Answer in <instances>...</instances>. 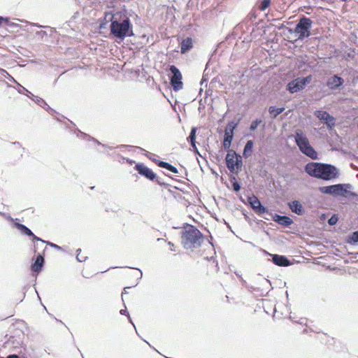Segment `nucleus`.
I'll list each match as a JSON object with an SVG mask.
<instances>
[{"instance_id":"9d476101","label":"nucleus","mask_w":358,"mask_h":358,"mask_svg":"<svg viewBox=\"0 0 358 358\" xmlns=\"http://www.w3.org/2000/svg\"><path fill=\"white\" fill-rule=\"evenodd\" d=\"M247 203L249 204L252 210L258 215L266 213L269 215V213H271L268 208L262 203L259 198L254 194L248 196Z\"/></svg>"},{"instance_id":"f704fd0d","label":"nucleus","mask_w":358,"mask_h":358,"mask_svg":"<svg viewBox=\"0 0 358 358\" xmlns=\"http://www.w3.org/2000/svg\"><path fill=\"white\" fill-rule=\"evenodd\" d=\"M77 130V132H76V136L82 139H85V140H87V141H91V138H92V136H90V135L81 131L80 130L76 129Z\"/></svg>"},{"instance_id":"f8f14e48","label":"nucleus","mask_w":358,"mask_h":358,"mask_svg":"<svg viewBox=\"0 0 358 358\" xmlns=\"http://www.w3.org/2000/svg\"><path fill=\"white\" fill-rule=\"evenodd\" d=\"M13 228L17 229L22 235L31 238L33 242L40 241L41 243H45V241L36 236L29 227L19 222H15L14 223Z\"/></svg>"},{"instance_id":"4468645a","label":"nucleus","mask_w":358,"mask_h":358,"mask_svg":"<svg viewBox=\"0 0 358 358\" xmlns=\"http://www.w3.org/2000/svg\"><path fill=\"white\" fill-rule=\"evenodd\" d=\"M294 139L296 145L298 146L300 152L305 149L308 145H310L308 137L303 134L301 129H296L294 134Z\"/></svg>"},{"instance_id":"3c124183","label":"nucleus","mask_w":358,"mask_h":358,"mask_svg":"<svg viewBox=\"0 0 358 358\" xmlns=\"http://www.w3.org/2000/svg\"><path fill=\"white\" fill-rule=\"evenodd\" d=\"M277 28L279 30H281V29H286L287 31V27H286L285 25H284L283 24H280V25L277 26Z\"/></svg>"},{"instance_id":"bf43d9fd","label":"nucleus","mask_w":358,"mask_h":358,"mask_svg":"<svg viewBox=\"0 0 358 358\" xmlns=\"http://www.w3.org/2000/svg\"><path fill=\"white\" fill-rule=\"evenodd\" d=\"M130 287H124V290H123V292H122V294H127V291H126V289H129V288H130Z\"/></svg>"},{"instance_id":"603ef678","label":"nucleus","mask_w":358,"mask_h":358,"mask_svg":"<svg viewBox=\"0 0 358 358\" xmlns=\"http://www.w3.org/2000/svg\"><path fill=\"white\" fill-rule=\"evenodd\" d=\"M9 27H11V28H16V27H19L20 25L18 24H16V23H14V22H10V24H9Z\"/></svg>"},{"instance_id":"ea45409f","label":"nucleus","mask_w":358,"mask_h":358,"mask_svg":"<svg viewBox=\"0 0 358 358\" xmlns=\"http://www.w3.org/2000/svg\"><path fill=\"white\" fill-rule=\"evenodd\" d=\"M45 243H42L43 244L45 243L48 245H50L51 248H55L58 250H64V248L61 247L59 245H57V244H55L53 243L49 242V241H45Z\"/></svg>"},{"instance_id":"680f3d73","label":"nucleus","mask_w":358,"mask_h":358,"mask_svg":"<svg viewBox=\"0 0 358 358\" xmlns=\"http://www.w3.org/2000/svg\"><path fill=\"white\" fill-rule=\"evenodd\" d=\"M13 144H15V145H20V142H18V141L13 142Z\"/></svg>"},{"instance_id":"473e14b6","label":"nucleus","mask_w":358,"mask_h":358,"mask_svg":"<svg viewBox=\"0 0 358 358\" xmlns=\"http://www.w3.org/2000/svg\"><path fill=\"white\" fill-rule=\"evenodd\" d=\"M31 95L30 96V99L34 101L36 104H38L39 106H41L42 108L47 106V103L45 102V101L38 96H35L34 94H30Z\"/></svg>"},{"instance_id":"de8ad7c7","label":"nucleus","mask_w":358,"mask_h":358,"mask_svg":"<svg viewBox=\"0 0 358 358\" xmlns=\"http://www.w3.org/2000/svg\"><path fill=\"white\" fill-rule=\"evenodd\" d=\"M6 358H25L24 357H20L18 355L12 354L7 356Z\"/></svg>"},{"instance_id":"4be33fe9","label":"nucleus","mask_w":358,"mask_h":358,"mask_svg":"<svg viewBox=\"0 0 358 358\" xmlns=\"http://www.w3.org/2000/svg\"><path fill=\"white\" fill-rule=\"evenodd\" d=\"M234 136L233 134H229L228 131L224 132L222 147L224 150L227 151V152L229 150H232L230 149V147L234 139Z\"/></svg>"},{"instance_id":"393cba45","label":"nucleus","mask_w":358,"mask_h":358,"mask_svg":"<svg viewBox=\"0 0 358 358\" xmlns=\"http://www.w3.org/2000/svg\"><path fill=\"white\" fill-rule=\"evenodd\" d=\"M254 148V142L252 140H249L245 143L243 152V157L245 159L250 157L252 155V152Z\"/></svg>"},{"instance_id":"c756f323","label":"nucleus","mask_w":358,"mask_h":358,"mask_svg":"<svg viewBox=\"0 0 358 358\" xmlns=\"http://www.w3.org/2000/svg\"><path fill=\"white\" fill-rule=\"evenodd\" d=\"M9 77L10 78V80L12 81H13L18 85L19 88L17 89V92L20 94L26 95L27 96H28L30 99L29 95H31L30 94H32V93L31 92H29L27 89H26L24 87L21 85L20 83H18L11 76H9Z\"/></svg>"},{"instance_id":"864d4df0","label":"nucleus","mask_w":358,"mask_h":358,"mask_svg":"<svg viewBox=\"0 0 358 358\" xmlns=\"http://www.w3.org/2000/svg\"><path fill=\"white\" fill-rule=\"evenodd\" d=\"M248 17L249 18L250 20H252V19H255L256 18V15L255 14H252V13H250L248 15Z\"/></svg>"},{"instance_id":"f257e3e1","label":"nucleus","mask_w":358,"mask_h":358,"mask_svg":"<svg viewBox=\"0 0 358 358\" xmlns=\"http://www.w3.org/2000/svg\"><path fill=\"white\" fill-rule=\"evenodd\" d=\"M131 14L124 7L116 6L113 10H106L100 29H106L110 22V35L117 42H122L127 37L134 36L133 24L130 17Z\"/></svg>"},{"instance_id":"39448f33","label":"nucleus","mask_w":358,"mask_h":358,"mask_svg":"<svg viewBox=\"0 0 358 358\" xmlns=\"http://www.w3.org/2000/svg\"><path fill=\"white\" fill-rule=\"evenodd\" d=\"M313 24V22L310 18L303 15L299 19L295 28H287V31L289 34H296L298 38L303 41L311 35L310 29Z\"/></svg>"},{"instance_id":"1a4fd4ad","label":"nucleus","mask_w":358,"mask_h":358,"mask_svg":"<svg viewBox=\"0 0 358 358\" xmlns=\"http://www.w3.org/2000/svg\"><path fill=\"white\" fill-rule=\"evenodd\" d=\"M314 115L326 125L329 130H332L336 126L335 117L330 115L327 111L322 110H316Z\"/></svg>"},{"instance_id":"2eb2a0df","label":"nucleus","mask_w":358,"mask_h":358,"mask_svg":"<svg viewBox=\"0 0 358 358\" xmlns=\"http://www.w3.org/2000/svg\"><path fill=\"white\" fill-rule=\"evenodd\" d=\"M269 215L271 217V220L273 222L285 227H288L294 223L293 220L287 215H280L276 213L273 214L271 213H269Z\"/></svg>"},{"instance_id":"dca6fc26","label":"nucleus","mask_w":358,"mask_h":358,"mask_svg":"<svg viewBox=\"0 0 358 358\" xmlns=\"http://www.w3.org/2000/svg\"><path fill=\"white\" fill-rule=\"evenodd\" d=\"M45 264L44 256L41 254H38L31 265V270L33 273L38 274L43 269Z\"/></svg>"},{"instance_id":"37998d69","label":"nucleus","mask_w":358,"mask_h":358,"mask_svg":"<svg viewBox=\"0 0 358 358\" xmlns=\"http://www.w3.org/2000/svg\"><path fill=\"white\" fill-rule=\"evenodd\" d=\"M43 108L51 115L56 113V111L53 108H52L48 103L47 106H44Z\"/></svg>"},{"instance_id":"8fccbe9b","label":"nucleus","mask_w":358,"mask_h":358,"mask_svg":"<svg viewBox=\"0 0 358 358\" xmlns=\"http://www.w3.org/2000/svg\"><path fill=\"white\" fill-rule=\"evenodd\" d=\"M191 146H192V148L193 151H194L195 153L198 154L199 156H201V155H200V153L199 152V150H198V149H197V148H196V143H194V145H191Z\"/></svg>"},{"instance_id":"72a5a7b5","label":"nucleus","mask_w":358,"mask_h":358,"mask_svg":"<svg viewBox=\"0 0 358 358\" xmlns=\"http://www.w3.org/2000/svg\"><path fill=\"white\" fill-rule=\"evenodd\" d=\"M196 128L194 127H192L189 135L187 138V141L190 143V145H194V143H196Z\"/></svg>"},{"instance_id":"9b49d317","label":"nucleus","mask_w":358,"mask_h":358,"mask_svg":"<svg viewBox=\"0 0 358 358\" xmlns=\"http://www.w3.org/2000/svg\"><path fill=\"white\" fill-rule=\"evenodd\" d=\"M261 251L266 256H270L271 259L269 260L276 266L287 267L292 264V262L285 255L271 254L264 249H261Z\"/></svg>"},{"instance_id":"6e6552de","label":"nucleus","mask_w":358,"mask_h":358,"mask_svg":"<svg viewBox=\"0 0 358 358\" xmlns=\"http://www.w3.org/2000/svg\"><path fill=\"white\" fill-rule=\"evenodd\" d=\"M312 79V75H308L306 77H298L288 83L287 90L292 94L299 92L305 89L306 86L310 83Z\"/></svg>"},{"instance_id":"e433bc0d","label":"nucleus","mask_w":358,"mask_h":358,"mask_svg":"<svg viewBox=\"0 0 358 358\" xmlns=\"http://www.w3.org/2000/svg\"><path fill=\"white\" fill-rule=\"evenodd\" d=\"M0 215H2L3 217H4L8 221L12 222H13V225L14 224V223L15 222H19V219H17V218L14 219L8 213H5L0 212Z\"/></svg>"},{"instance_id":"c03bdc74","label":"nucleus","mask_w":358,"mask_h":358,"mask_svg":"<svg viewBox=\"0 0 358 358\" xmlns=\"http://www.w3.org/2000/svg\"><path fill=\"white\" fill-rule=\"evenodd\" d=\"M127 268H129V266H127ZM130 268L137 269L139 271V275L136 276L137 280L138 281L142 278L143 273L142 271L140 268H134V267H130Z\"/></svg>"},{"instance_id":"aec40b11","label":"nucleus","mask_w":358,"mask_h":358,"mask_svg":"<svg viewBox=\"0 0 358 358\" xmlns=\"http://www.w3.org/2000/svg\"><path fill=\"white\" fill-rule=\"evenodd\" d=\"M301 152L313 160L319 159L317 151L310 144L308 145L305 149H303Z\"/></svg>"},{"instance_id":"a18cd8bd","label":"nucleus","mask_w":358,"mask_h":358,"mask_svg":"<svg viewBox=\"0 0 358 358\" xmlns=\"http://www.w3.org/2000/svg\"><path fill=\"white\" fill-rule=\"evenodd\" d=\"M0 20H3V22H4L6 24H7L8 27H9V24H10V19L8 17H0Z\"/></svg>"},{"instance_id":"7c9ffc66","label":"nucleus","mask_w":358,"mask_h":358,"mask_svg":"<svg viewBox=\"0 0 358 358\" xmlns=\"http://www.w3.org/2000/svg\"><path fill=\"white\" fill-rule=\"evenodd\" d=\"M122 147H131V148H135L136 149H138L141 151H143L145 152V153H144V155L148 157L149 158L150 160H152L153 162H155L156 164V161H158L157 159H156L154 157H152V156H153L154 155L153 154H151V153H149L148 152H147L145 150H144L143 148H141V147H138V146H132V145H121L120 146H117V148H122Z\"/></svg>"},{"instance_id":"a19ab883","label":"nucleus","mask_w":358,"mask_h":358,"mask_svg":"<svg viewBox=\"0 0 358 358\" xmlns=\"http://www.w3.org/2000/svg\"><path fill=\"white\" fill-rule=\"evenodd\" d=\"M17 20L20 21V22H23L22 20H19V19H17ZM24 22L25 23H27V24H30L31 26L36 27H38V28H50V27H48V26H43V25H41V24H39L38 23L29 22H28L27 20H24Z\"/></svg>"},{"instance_id":"c85d7f7f","label":"nucleus","mask_w":358,"mask_h":358,"mask_svg":"<svg viewBox=\"0 0 358 358\" xmlns=\"http://www.w3.org/2000/svg\"><path fill=\"white\" fill-rule=\"evenodd\" d=\"M239 123V120L237 122L230 121L226 126L224 132L228 131L229 134H233L234 136V130L237 128Z\"/></svg>"},{"instance_id":"0eeeda50","label":"nucleus","mask_w":358,"mask_h":358,"mask_svg":"<svg viewBox=\"0 0 358 358\" xmlns=\"http://www.w3.org/2000/svg\"><path fill=\"white\" fill-rule=\"evenodd\" d=\"M168 76L170 80V85L175 92H178L182 89L183 83L182 81V73L176 66L173 64L169 66Z\"/></svg>"},{"instance_id":"5fc2aeb1","label":"nucleus","mask_w":358,"mask_h":358,"mask_svg":"<svg viewBox=\"0 0 358 358\" xmlns=\"http://www.w3.org/2000/svg\"><path fill=\"white\" fill-rule=\"evenodd\" d=\"M201 85H203L204 84L206 86L207 85V80L206 79H202L200 83Z\"/></svg>"},{"instance_id":"2f4dec72","label":"nucleus","mask_w":358,"mask_h":358,"mask_svg":"<svg viewBox=\"0 0 358 358\" xmlns=\"http://www.w3.org/2000/svg\"><path fill=\"white\" fill-rule=\"evenodd\" d=\"M229 180L231 182L233 190L235 192H238L241 189V186L240 182L237 181L236 177L234 175L229 176Z\"/></svg>"},{"instance_id":"c9c22d12","label":"nucleus","mask_w":358,"mask_h":358,"mask_svg":"<svg viewBox=\"0 0 358 358\" xmlns=\"http://www.w3.org/2000/svg\"><path fill=\"white\" fill-rule=\"evenodd\" d=\"M271 4V0H262L259 5V8L261 10H265Z\"/></svg>"},{"instance_id":"b1692460","label":"nucleus","mask_w":358,"mask_h":358,"mask_svg":"<svg viewBox=\"0 0 358 358\" xmlns=\"http://www.w3.org/2000/svg\"><path fill=\"white\" fill-rule=\"evenodd\" d=\"M258 127H262V130H264L266 128V123L260 118H256L251 122L249 130L250 131H255Z\"/></svg>"},{"instance_id":"7ed1b4c3","label":"nucleus","mask_w":358,"mask_h":358,"mask_svg":"<svg viewBox=\"0 0 358 358\" xmlns=\"http://www.w3.org/2000/svg\"><path fill=\"white\" fill-rule=\"evenodd\" d=\"M203 234L194 225L186 224L181 231V243L185 249L198 248L203 241Z\"/></svg>"},{"instance_id":"0e129e2a","label":"nucleus","mask_w":358,"mask_h":358,"mask_svg":"<svg viewBox=\"0 0 358 358\" xmlns=\"http://www.w3.org/2000/svg\"><path fill=\"white\" fill-rule=\"evenodd\" d=\"M0 71H3L4 73H7L8 76H10V75L7 73V71H6L5 70H3V69H1V68H0Z\"/></svg>"},{"instance_id":"5701e85b","label":"nucleus","mask_w":358,"mask_h":358,"mask_svg":"<svg viewBox=\"0 0 358 358\" xmlns=\"http://www.w3.org/2000/svg\"><path fill=\"white\" fill-rule=\"evenodd\" d=\"M156 164L159 167L164 169L166 170H168L173 173H178V169L169 162H164V161H156Z\"/></svg>"},{"instance_id":"20e7f679","label":"nucleus","mask_w":358,"mask_h":358,"mask_svg":"<svg viewBox=\"0 0 358 358\" xmlns=\"http://www.w3.org/2000/svg\"><path fill=\"white\" fill-rule=\"evenodd\" d=\"M352 188V185L350 183H338L320 187L318 190L322 194L330 195L333 197H358V194L356 192L350 191Z\"/></svg>"},{"instance_id":"a211bd4d","label":"nucleus","mask_w":358,"mask_h":358,"mask_svg":"<svg viewBox=\"0 0 358 358\" xmlns=\"http://www.w3.org/2000/svg\"><path fill=\"white\" fill-rule=\"evenodd\" d=\"M288 206L292 212L294 213L297 215H302L305 212L302 204L297 200L289 202Z\"/></svg>"},{"instance_id":"58836bf2","label":"nucleus","mask_w":358,"mask_h":358,"mask_svg":"<svg viewBox=\"0 0 358 358\" xmlns=\"http://www.w3.org/2000/svg\"><path fill=\"white\" fill-rule=\"evenodd\" d=\"M338 221V217L336 215H333L329 220L328 224L331 226L335 225Z\"/></svg>"},{"instance_id":"09e8293b","label":"nucleus","mask_w":358,"mask_h":358,"mask_svg":"<svg viewBox=\"0 0 358 358\" xmlns=\"http://www.w3.org/2000/svg\"><path fill=\"white\" fill-rule=\"evenodd\" d=\"M120 313L122 315H126L127 317L129 315L127 308L120 310Z\"/></svg>"},{"instance_id":"e2e57ef3","label":"nucleus","mask_w":358,"mask_h":358,"mask_svg":"<svg viewBox=\"0 0 358 358\" xmlns=\"http://www.w3.org/2000/svg\"><path fill=\"white\" fill-rule=\"evenodd\" d=\"M239 199H240V200H241L243 203H245V201H244V199H243V197H242V196H240V198H239Z\"/></svg>"},{"instance_id":"f3484780","label":"nucleus","mask_w":358,"mask_h":358,"mask_svg":"<svg viewBox=\"0 0 358 358\" xmlns=\"http://www.w3.org/2000/svg\"><path fill=\"white\" fill-rule=\"evenodd\" d=\"M233 151L234 150H229L226 155V166L227 169H229V172L233 174H238L237 170H236V164L234 162L235 158H234L233 155Z\"/></svg>"},{"instance_id":"ddd939ff","label":"nucleus","mask_w":358,"mask_h":358,"mask_svg":"<svg viewBox=\"0 0 358 358\" xmlns=\"http://www.w3.org/2000/svg\"><path fill=\"white\" fill-rule=\"evenodd\" d=\"M343 78L337 74L329 78L326 83V85L332 91L340 90L343 86Z\"/></svg>"},{"instance_id":"49530a36","label":"nucleus","mask_w":358,"mask_h":358,"mask_svg":"<svg viewBox=\"0 0 358 358\" xmlns=\"http://www.w3.org/2000/svg\"><path fill=\"white\" fill-rule=\"evenodd\" d=\"M36 34L41 38H43L45 36H47V33L45 31H38Z\"/></svg>"},{"instance_id":"6e6d98bb","label":"nucleus","mask_w":358,"mask_h":358,"mask_svg":"<svg viewBox=\"0 0 358 358\" xmlns=\"http://www.w3.org/2000/svg\"><path fill=\"white\" fill-rule=\"evenodd\" d=\"M243 215H244V218L246 221H249L250 220V217L248 215L247 213H245L244 212H243Z\"/></svg>"},{"instance_id":"cd10ccee","label":"nucleus","mask_w":358,"mask_h":358,"mask_svg":"<svg viewBox=\"0 0 358 358\" xmlns=\"http://www.w3.org/2000/svg\"><path fill=\"white\" fill-rule=\"evenodd\" d=\"M233 153H234L233 154L234 158H235L234 162L236 164V170H237L238 174L239 172L241 171L242 166H243L242 157L239 154H238L236 151H233Z\"/></svg>"},{"instance_id":"a878e982","label":"nucleus","mask_w":358,"mask_h":358,"mask_svg":"<svg viewBox=\"0 0 358 358\" xmlns=\"http://www.w3.org/2000/svg\"><path fill=\"white\" fill-rule=\"evenodd\" d=\"M345 242L351 245H355L358 243V230L352 232L346 237Z\"/></svg>"},{"instance_id":"79ce46f5","label":"nucleus","mask_w":358,"mask_h":358,"mask_svg":"<svg viewBox=\"0 0 358 358\" xmlns=\"http://www.w3.org/2000/svg\"><path fill=\"white\" fill-rule=\"evenodd\" d=\"M91 141H94V143H96L97 145H101V146H102V147H103V148H109L110 150H112V149H113V148H112V147H109V146H108V145H106V144H103V143H101V142H99L97 139H96V138H93V137H92V138H91Z\"/></svg>"},{"instance_id":"bb28decb","label":"nucleus","mask_w":358,"mask_h":358,"mask_svg":"<svg viewBox=\"0 0 358 358\" xmlns=\"http://www.w3.org/2000/svg\"><path fill=\"white\" fill-rule=\"evenodd\" d=\"M285 110L284 107L276 108L275 106H269L268 113H270L272 119H275L280 114Z\"/></svg>"},{"instance_id":"13d9d810","label":"nucleus","mask_w":358,"mask_h":358,"mask_svg":"<svg viewBox=\"0 0 358 358\" xmlns=\"http://www.w3.org/2000/svg\"><path fill=\"white\" fill-rule=\"evenodd\" d=\"M38 248H39L38 244H35L34 245V252H36Z\"/></svg>"},{"instance_id":"052dcab7","label":"nucleus","mask_w":358,"mask_h":358,"mask_svg":"<svg viewBox=\"0 0 358 358\" xmlns=\"http://www.w3.org/2000/svg\"><path fill=\"white\" fill-rule=\"evenodd\" d=\"M357 252H355V253H351V255H354L355 257H358V255H357Z\"/></svg>"},{"instance_id":"338daca9","label":"nucleus","mask_w":358,"mask_h":358,"mask_svg":"<svg viewBox=\"0 0 358 358\" xmlns=\"http://www.w3.org/2000/svg\"><path fill=\"white\" fill-rule=\"evenodd\" d=\"M169 245H173V244L171 242H169L168 243Z\"/></svg>"},{"instance_id":"6ab92c4d","label":"nucleus","mask_w":358,"mask_h":358,"mask_svg":"<svg viewBox=\"0 0 358 358\" xmlns=\"http://www.w3.org/2000/svg\"><path fill=\"white\" fill-rule=\"evenodd\" d=\"M193 48V41L192 38L187 37L183 39L180 43V52L182 54H185L190 51V50Z\"/></svg>"},{"instance_id":"4c0bfd02","label":"nucleus","mask_w":358,"mask_h":358,"mask_svg":"<svg viewBox=\"0 0 358 358\" xmlns=\"http://www.w3.org/2000/svg\"><path fill=\"white\" fill-rule=\"evenodd\" d=\"M76 252H77L76 259L78 262H85V261H86L87 259V256H81L80 255V252H81V249L80 248H78L76 250Z\"/></svg>"},{"instance_id":"412c9836","label":"nucleus","mask_w":358,"mask_h":358,"mask_svg":"<svg viewBox=\"0 0 358 358\" xmlns=\"http://www.w3.org/2000/svg\"><path fill=\"white\" fill-rule=\"evenodd\" d=\"M301 152L313 160L319 159L317 151L310 144L308 145L305 149H303Z\"/></svg>"},{"instance_id":"423d86ee","label":"nucleus","mask_w":358,"mask_h":358,"mask_svg":"<svg viewBox=\"0 0 358 358\" xmlns=\"http://www.w3.org/2000/svg\"><path fill=\"white\" fill-rule=\"evenodd\" d=\"M134 169L141 176H143L150 181L155 180L159 185L163 187L165 189H167L171 186L169 184L162 181L160 178H159L157 174L151 169L146 166L143 163H137L134 166Z\"/></svg>"},{"instance_id":"4d7b16f0","label":"nucleus","mask_w":358,"mask_h":358,"mask_svg":"<svg viewBox=\"0 0 358 358\" xmlns=\"http://www.w3.org/2000/svg\"><path fill=\"white\" fill-rule=\"evenodd\" d=\"M127 318H128L129 322L131 324H133V326L135 327V325H134V324L133 323V321H132V320H131V317H130V315H128Z\"/></svg>"},{"instance_id":"69168bd1","label":"nucleus","mask_w":358,"mask_h":358,"mask_svg":"<svg viewBox=\"0 0 358 358\" xmlns=\"http://www.w3.org/2000/svg\"><path fill=\"white\" fill-rule=\"evenodd\" d=\"M235 273H236V276L241 278V275L238 273L236 272Z\"/></svg>"},{"instance_id":"774afa93","label":"nucleus","mask_w":358,"mask_h":358,"mask_svg":"<svg viewBox=\"0 0 358 358\" xmlns=\"http://www.w3.org/2000/svg\"><path fill=\"white\" fill-rule=\"evenodd\" d=\"M250 289H252V290H255V287H250Z\"/></svg>"},{"instance_id":"f03ea898","label":"nucleus","mask_w":358,"mask_h":358,"mask_svg":"<svg viewBox=\"0 0 358 358\" xmlns=\"http://www.w3.org/2000/svg\"><path fill=\"white\" fill-rule=\"evenodd\" d=\"M304 171L310 177L331 181L340 175L339 169L334 165L327 163L310 162L304 166Z\"/></svg>"}]
</instances>
